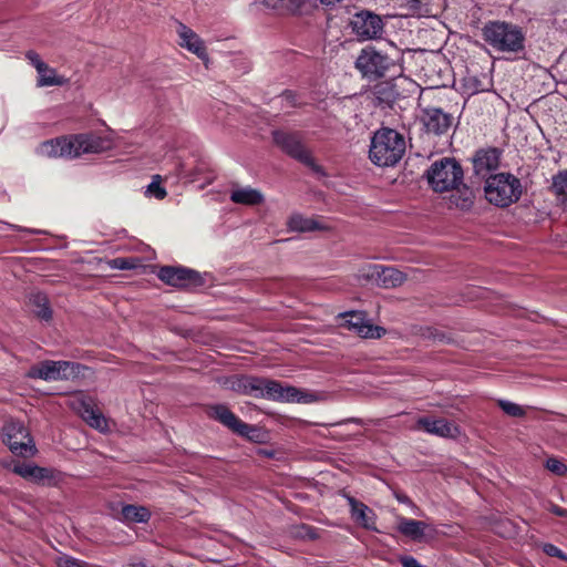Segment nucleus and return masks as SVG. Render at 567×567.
Wrapping results in <instances>:
<instances>
[{
	"mask_svg": "<svg viewBox=\"0 0 567 567\" xmlns=\"http://www.w3.org/2000/svg\"><path fill=\"white\" fill-rule=\"evenodd\" d=\"M111 142L92 133L60 136L43 142L39 153L48 157L74 158L82 154L102 153L109 150Z\"/></svg>",
	"mask_w": 567,
	"mask_h": 567,
	"instance_id": "1",
	"label": "nucleus"
},
{
	"mask_svg": "<svg viewBox=\"0 0 567 567\" xmlns=\"http://www.w3.org/2000/svg\"><path fill=\"white\" fill-rule=\"evenodd\" d=\"M405 153V140L398 131L389 127L378 130L369 151L370 159L378 166H393Z\"/></svg>",
	"mask_w": 567,
	"mask_h": 567,
	"instance_id": "2",
	"label": "nucleus"
},
{
	"mask_svg": "<svg viewBox=\"0 0 567 567\" xmlns=\"http://www.w3.org/2000/svg\"><path fill=\"white\" fill-rule=\"evenodd\" d=\"M483 40L498 52L518 53L525 49V34L516 24L488 21L482 29Z\"/></svg>",
	"mask_w": 567,
	"mask_h": 567,
	"instance_id": "3",
	"label": "nucleus"
},
{
	"mask_svg": "<svg viewBox=\"0 0 567 567\" xmlns=\"http://www.w3.org/2000/svg\"><path fill=\"white\" fill-rule=\"evenodd\" d=\"M484 192L491 204L505 208L517 203L524 190L518 177L511 173H497L485 179Z\"/></svg>",
	"mask_w": 567,
	"mask_h": 567,
	"instance_id": "4",
	"label": "nucleus"
},
{
	"mask_svg": "<svg viewBox=\"0 0 567 567\" xmlns=\"http://www.w3.org/2000/svg\"><path fill=\"white\" fill-rule=\"evenodd\" d=\"M272 140L286 155L307 166L313 174L327 176L323 166L316 162L311 151L305 145L300 132L276 130L272 132Z\"/></svg>",
	"mask_w": 567,
	"mask_h": 567,
	"instance_id": "5",
	"label": "nucleus"
},
{
	"mask_svg": "<svg viewBox=\"0 0 567 567\" xmlns=\"http://www.w3.org/2000/svg\"><path fill=\"white\" fill-rule=\"evenodd\" d=\"M426 177L434 192L444 193L463 185L464 171L455 158L442 157L431 164Z\"/></svg>",
	"mask_w": 567,
	"mask_h": 567,
	"instance_id": "6",
	"label": "nucleus"
},
{
	"mask_svg": "<svg viewBox=\"0 0 567 567\" xmlns=\"http://www.w3.org/2000/svg\"><path fill=\"white\" fill-rule=\"evenodd\" d=\"M1 465L24 480L38 485L58 487L65 480V474L56 468L42 467L32 463L14 460L12 457L3 458L1 461Z\"/></svg>",
	"mask_w": 567,
	"mask_h": 567,
	"instance_id": "7",
	"label": "nucleus"
},
{
	"mask_svg": "<svg viewBox=\"0 0 567 567\" xmlns=\"http://www.w3.org/2000/svg\"><path fill=\"white\" fill-rule=\"evenodd\" d=\"M89 368L79 362L45 360L30 368L28 377L44 381L73 380L84 375Z\"/></svg>",
	"mask_w": 567,
	"mask_h": 567,
	"instance_id": "8",
	"label": "nucleus"
},
{
	"mask_svg": "<svg viewBox=\"0 0 567 567\" xmlns=\"http://www.w3.org/2000/svg\"><path fill=\"white\" fill-rule=\"evenodd\" d=\"M208 416L251 442L259 443L262 440V433L258 426L244 422L225 404L210 405Z\"/></svg>",
	"mask_w": 567,
	"mask_h": 567,
	"instance_id": "9",
	"label": "nucleus"
},
{
	"mask_svg": "<svg viewBox=\"0 0 567 567\" xmlns=\"http://www.w3.org/2000/svg\"><path fill=\"white\" fill-rule=\"evenodd\" d=\"M2 441L12 454L32 457L37 453L35 444L28 427L20 421H8L2 427Z\"/></svg>",
	"mask_w": 567,
	"mask_h": 567,
	"instance_id": "10",
	"label": "nucleus"
},
{
	"mask_svg": "<svg viewBox=\"0 0 567 567\" xmlns=\"http://www.w3.org/2000/svg\"><path fill=\"white\" fill-rule=\"evenodd\" d=\"M393 65L394 61L389 55L370 47L363 49L355 61V68L370 81L384 78Z\"/></svg>",
	"mask_w": 567,
	"mask_h": 567,
	"instance_id": "11",
	"label": "nucleus"
},
{
	"mask_svg": "<svg viewBox=\"0 0 567 567\" xmlns=\"http://www.w3.org/2000/svg\"><path fill=\"white\" fill-rule=\"evenodd\" d=\"M157 277L166 285L176 288L205 285V280L198 271L182 266H163L159 268Z\"/></svg>",
	"mask_w": 567,
	"mask_h": 567,
	"instance_id": "12",
	"label": "nucleus"
},
{
	"mask_svg": "<svg viewBox=\"0 0 567 567\" xmlns=\"http://www.w3.org/2000/svg\"><path fill=\"white\" fill-rule=\"evenodd\" d=\"M350 25L352 32L363 41L381 38L384 30L381 17L368 10H361L353 14Z\"/></svg>",
	"mask_w": 567,
	"mask_h": 567,
	"instance_id": "13",
	"label": "nucleus"
},
{
	"mask_svg": "<svg viewBox=\"0 0 567 567\" xmlns=\"http://www.w3.org/2000/svg\"><path fill=\"white\" fill-rule=\"evenodd\" d=\"M503 151L495 146L481 147L472 156L473 172L481 178L493 175L501 164Z\"/></svg>",
	"mask_w": 567,
	"mask_h": 567,
	"instance_id": "14",
	"label": "nucleus"
},
{
	"mask_svg": "<svg viewBox=\"0 0 567 567\" xmlns=\"http://www.w3.org/2000/svg\"><path fill=\"white\" fill-rule=\"evenodd\" d=\"M420 120L427 134L442 136L449 133L454 117L440 107L429 106L421 110Z\"/></svg>",
	"mask_w": 567,
	"mask_h": 567,
	"instance_id": "15",
	"label": "nucleus"
},
{
	"mask_svg": "<svg viewBox=\"0 0 567 567\" xmlns=\"http://www.w3.org/2000/svg\"><path fill=\"white\" fill-rule=\"evenodd\" d=\"M343 318H347L344 321V326L349 330H353L361 338L364 339H380L382 338L386 330L383 327L372 324L370 321L365 319V313L361 311H351L342 315Z\"/></svg>",
	"mask_w": 567,
	"mask_h": 567,
	"instance_id": "16",
	"label": "nucleus"
},
{
	"mask_svg": "<svg viewBox=\"0 0 567 567\" xmlns=\"http://www.w3.org/2000/svg\"><path fill=\"white\" fill-rule=\"evenodd\" d=\"M350 506L352 520L362 528L371 532H379L377 527V515L373 509L353 496H347Z\"/></svg>",
	"mask_w": 567,
	"mask_h": 567,
	"instance_id": "17",
	"label": "nucleus"
},
{
	"mask_svg": "<svg viewBox=\"0 0 567 567\" xmlns=\"http://www.w3.org/2000/svg\"><path fill=\"white\" fill-rule=\"evenodd\" d=\"M416 429L441 437H456L460 434L458 426L445 419L432 420L421 416L416 421Z\"/></svg>",
	"mask_w": 567,
	"mask_h": 567,
	"instance_id": "18",
	"label": "nucleus"
},
{
	"mask_svg": "<svg viewBox=\"0 0 567 567\" xmlns=\"http://www.w3.org/2000/svg\"><path fill=\"white\" fill-rule=\"evenodd\" d=\"M300 391L295 386H284L279 381L265 378L262 396L272 401H299Z\"/></svg>",
	"mask_w": 567,
	"mask_h": 567,
	"instance_id": "19",
	"label": "nucleus"
},
{
	"mask_svg": "<svg viewBox=\"0 0 567 567\" xmlns=\"http://www.w3.org/2000/svg\"><path fill=\"white\" fill-rule=\"evenodd\" d=\"M177 34L181 39V47L187 49L203 61L208 60L205 43L196 32L184 23L178 22Z\"/></svg>",
	"mask_w": 567,
	"mask_h": 567,
	"instance_id": "20",
	"label": "nucleus"
},
{
	"mask_svg": "<svg viewBox=\"0 0 567 567\" xmlns=\"http://www.w3.org/2000/svg\"><path fill=\"white\" fill-rule=\"evenodd\" d=\"M265 378L255 375H237L231 381V389L244 395H250L256 399L262 396Z\"/></svg>",
	"mask_w": 567,
	"mask_h": 567,
	"instance_id": "21",
	"label": "nucleus"
},
{
	"mask_svg": "<svg viewBox=\"0 0 567 567\" xmlns=\"http://www.w3.org/2000/svg\"><path fill=\"white\" fill-rule=\"evenodd\" d=\"M426 527V523L422 520H416L404 516L398 517V532L403 536L411 538L412 540L420 542L424 537Z\"/></svg>",
	"mask_w": 567,
	"mask_h": 567,
	"instance_id": "22",
	"label": "nucleus"
},
{
	"mask_svg": "<svg viewBox=\"0 0 567 567\" xmlns=\"http://www.w3.org/2000/svg\"><path fill=\"white\" fill-rule=\"evenodd\" d=\"M374 274L385 288L400 286L405 280V275L393 267L374 266Z\"/></svg>",
	"mask_w": 567,
	"mask_h": 567,
	"instance_id": "23",
	"label": "nucleus"
},
{
	"mask_svg": "<svg viewBox=\"0 0 567 567\" xmlns=\"http://www.w3.org/2000/svg\"><path fill=\"white\" fill-rule=\"evenodd\" d=\"M151 512L145 506L127 504L121 509V520L124 523H147Z\"/></svg>",
	"mask_w": 567,
	"mask_h": 567,
	"instance_id": "24",
	"label": "nucleus"
},
{
	"mask_svg": "<svg viewBox=\"0 0 567 567\" xmlns=\"http://www.w3.org/2000/svg\"><path fill=\"white\" fill-rule=\"evenodd\" d=\"M230 199L236 204L254 206L261 204L264 196L259 190L247 187L233 190Z\"/></svg>",
	"mask_w": 567,
	"mask_h": 567,
	"instance_id": "25",
	"label": "nucleus"
},
{
	"mask_svg": "<svg viewBox=\"0 0 567 567\" xmlns=\"http://www.w3.org/2000/svg\"><path fill=\"white\" fill-rule=\"evenodd\" d=\"M30 305L34 315L44 320L50 321L52 319V310L49 305V299L44 293L38 292L31 296Z\"/></svg>",
	"mask_w": 567,
	"mask_h": 567,
	"instance_id": "26",
	"label": "nucleus"
},
{
	"mask_svg": "<svg viewBox=\"0 0 567 567\" xmlns=\"http://www.w3.org/2000/svg\"><path fill=\"white\" fill-rule=\"evenodd\" d=\"M288 226L295 231H313L321 229L319 223L312 218H306L299 214L292 215L288 220Z\"/></svg>",
	"mask_w": 567,
	"mask_h": 567,
	"instance_id": "27",
	"label": "nucleus"
},
{
	"mask_svg": "<svg viewBox=\"0 0 567 567\" xmlns=\"http://www.w3.org/2000/svg\"><path fill=\"white\" fill-rule=\"evenodd\" d=\"M550 189L561 204H567V169L560 171L553 176Z\"/></svg>",
	"mask_w": 567,
	"mask_h": 567,
	"instance_id": "28",
	"label": "nucleus"
},
{
	"mask_svg": "<svg viewBox=\"0 0 567 567\" xmlns=\"http://www.w3.org/2000/svg\"><path fill=\"white\" fill-rule=\"evenodd\" d=\"M114 269L131 270L141 266V260L136 257H117L111 261Z\"/></svg>",
	"mask_w": 567,
	"mask_h": 567,
	"instance_id": "29",
	"label": "nucleus"
},
{
	"mask_svg": "<svg viewBox=\"0 0 567 567\" xmlns=\"http://www.w3.org/2000/svg\"><path fill=\"white\" fill-rule=\"evenodd\" d=\"M497 405L502 409V411L505 414L512 417H523L526 414L523 406L511 401L499 399L497 400Z\"/></svg>",
	"mask_w": 567,
	"mask_h": 567,
	"instance_id": "30",
	"label": "nucleus"
},
{
	"mask_svg": "<svg viewBox=\"0 0 567 567\" xmlns=\"http://www.w3.org/2000/svg\"><path fill=\"white\" fill-rule=\"evenodd\" d=\"M539 547L542 548L543 553L546 554L547 556L555 557L567 563V554L564 553L556 545L551 543H542Z\"/></svg>",
	"mask_w": 567,
	"mask_h": 567,
	"instance_id": "31",
	"label": "nucleus"
},
{
	"mask_svg": "<svg viewBox=\"0 0 567 567\" xmlns=\"http://www.w3.org/2000/svg\"><path fill=\"white\" fill-rule=\"evenodd\" d=\"M546 468L556 475H565L567 473V465L556 457H549L546 462Z\"/></svg>",
	"mask_w": 567,
	"mask_h": 567,
	"instance_id": "32",
	"label": "nucleus"
},
{
	"mask_svg": "<svg viewBox=\"0 0 567 567\" xmlns=\"http://www.w3.org/2000/svg\"><path fill=\"white\" fill-rule=\"evenodd\" d=\"M25 56L39 74L49 71V66L41 60L40 55L35 51H28Z\"/></svg>",
	"mask_w": 567,
	"mask_h": 567,
	"instance_id": "33",
	"label": "nucleus"
},
{
	"mask_svg": "<svg viewBox=\"0 0 567 567\" xmlns=\"http://www.w3.org/2000/svg\"><path fill=\"white\" fill-rule=\"evenodd\" d=\"M157 179H159V175L154 176L153 182L147 186V193H150L157 199H163L166 197L167 192L164 187L161 186Z\"/></svg>",
	"mask_w": 567,
	"mask_h": 567,
	"instance_id": "34",
	"label": "nucleus"
},
{
	"mask_svg": "<svg viewBox=\"0 0 567 567\" xmlns=\"http://www.w3.org/2000/svg\"><path fill=\"white\" fill-rule=\"evenodd\" d=\"M51 75H45V72L40 74L39 84L41 86L62 85L63 80L54 74V71L49 69Z\"/></svg>",
	"mask_w": 567,
	"mask_h": 567,
	"instance_id": "35",
	"label": "nucleus"
},
{
	"mask_svg": "<svg viewBox=\"0 0 567 567\" xmlns=\"http://www.w3.org/2000/svg\"><path fill=\"white\" fill-rule=\"evenodd\" d=\"M86 423L96 430H104L107 425L106 419L103 416V414L97 410L94 415H91L90 419L86 421Z\"/></svg>",
	"mask_w": 567,
	"mask_h": 567,
	"instance_id": "36",
	"label": "nucleus"
},
{
	"mask_svg": "<svg viewBox=\"0 0 567 567\" xmlns=\"http://www.w3.org/2000/svg\"><path fill=\"white\" fill-rule=\"evenodd\" d=\"M58 567H86V564L71 556H62L58 559Z\"/></svg>",
	"mask_w": 567,
	"mask_h": 567,
	"instance_id": "37",
	"label": "nucleus"
},
{
	"mask_svg": "<svg viewBox=\"0 0 567 567\" xmlns=\"http://www.w3.org/2000/svg\"><path fill=\"white\" fill-rule=\"evenodd\" d=\"M298 535L311 540L318 538L317 528L307 524H301L300 526H298Z\"/></svg>",
	"mask_w": 567,
	"mask_h": 567,
	"instance_id": "38",
	"label": "nucleus"
},
{
	"mask_svg": "<svg viewBox=\"0 0 567 567\" xmlns=\"http://www.w3.org/2000/svg\"><path fill=\"white\" fill-rule=\"evenodd\" d=\"M280 96L292 107H300L302 105V103L298 102V94L292 90H285Z\"/></svg>",
	"mask_w": 567,
	"mask_h": 567,
	"instance_id": "39",
	"label": "nucleus"
},
{
	"mask_svg": "<svg viewBox=\"0 0 567 567\" xmlns=\"http://www.w3.org/2000/svg\"><path fill=\"white\" fill-rule=\"evenodd\" d=\"M96 409H94L91 404H87L85 402L82 403V412L81 415L83 420L86 422L91 415H94L96 413Z\"/></svg>",
	"mask_w": 567,
	"mask_h": 567,
	"instance_id": "40",
	"label": "nucleus"
},
{
	"mask_svg": "<svg viewBox=\"0 0 567 567\" xmlns=\"http://www.w3.org/2000/svg\"><path fill=\"white\" fill-rule=\"evenodd\" d=\"M548 511L550 513H553L554 515L556 516H559V517H567V509L564 508V507H560L559 505L557 504H554V503H550L549 504V507H548Z\"/></svg>",
	"mask_w": 567,
	"mask_h": 567,
	"instance_id": "41",
	"label": "nucleus"
},
{
	"mask_svg": "<svg viewBox=\"0 0 567 567\" xmlns=\"http://www.w3.org/2000/svg\"><path fill=\"white\" fill-rule=\"evenodd\" d=\"M406 6L412 13H421L422 0H408Z\"/></svg>",
	"mask_w": 567,
	"mask_h": 567,
	"instance_id": "42",
	"label": "nucleus"
},
{
	"mask_svg": "<svg viewBox=\"0 0 567 567\" xmlns=\"http://www.w3.org/2000/svg\"><path fill=\"white\" fill-rule=\"evenodd\" d=\"M321 4L326 7H334L341 0H318Z\"/></svg>",
	"mask_w": 567,
	"mask_h": 567,
	"instance_id": "43",
	"label": "nucleus"
},
{
	"mask_svg": "<svg viewBox=\"0 0 567 567\" xmlns=\"http://www.w3.org/2000/svg\"><path fill=\"white\" fill-rule=\"evenodd\" d=\"M282 0H264V3L265 6L267 7H270V8H277L279 2H281Z\"/></svg>",
	"mask_w": 567,
	"mask_h": 567,
	"instance_id": "44",
	"label": "nucleus"
},
{
	"mask_svg": "<svg viewBox=\"0 0 567 567\" xmlns=\"http://www.w3.org/2000/svg\"><path fill=\"white\" fill-rule=\"evenodd\" d=\"M130 567H148V566L146 565V563L140 560V561L131 563Z\"/></svg>",
	"mask_w": 567,
	"mask_h": 567,
	"instance_id": "45",
	"label": "nucleus"
}]
</instances>
